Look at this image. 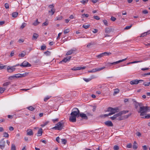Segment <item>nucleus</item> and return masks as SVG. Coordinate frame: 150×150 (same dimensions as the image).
Instances as JSON below:
<instances>
[{
    "label": "nucleus",
    "mask_w": 150,
    "mask_h": 150,
    "mask_svg": "<svg viewBox=\"0 0 150 150\" xmlns=\"http://www.w3.org/2000/svg\"><path fill=\"white\" fill-rule=\"evenodd\" d=\"M142 118H146L148 119H149L150 118V114H147L144 117H142Z\"/></svg>",
    "instance_id": "31"
},
{
    "label": "nucleus",
    "mask_w": 150,
    "mask_h": 150,
    "mask_svg": "<svg viewBox=\"0 0 150 150\" xmlns=\"http://www.w3.org/2000/svg\"><path fill=\"white\" fill-rule=\"evenodd\" d=\"M105 68V67H103L101 68H97L95 69H93L91 70L88 71V72L89 73H93L97 71H100Z\"/></svg>",
    "instance_id": "8"
},
{
    "label": "nucleus",
    "mask_w": 150,
    "mask_h": 150,
    "mask_svg": "<svg viewBox=\"0 0 150 150\" xmlns=\"http://www.w3.org/2000/svg\"><path fill=\"white\" fill-rule=\"evenodd\" d=\"M132 147V144L131 143L128 144L126 146V147L127 148H131Z\"/></svg>",
    "instance_id": "51"
},
{
    "label": "nucleus",
    "mask_w": 150,
    "mask_h": 150,
    "mask_svg": "<svg viewBox=\"0 0 150 150\" xmlns=\"http://www.w3.org/2000/svg\"><path fill=\"white\" fill-rule=\"evenodd\" d=\"M71 58V56L67 57H66L62 61H60L59 63H62L63 62H64V63H66L67 62L69 61Z\"/></svg>",
    "instance_id": "12"
},
{
    "label": "nucleus",
    "mask_w": 150,
    "mask_h": 150,
    "mask_svg": "<svg viewBox=\"0 0 150 150\" xmlns=\"http://www.w3.org/2000/svg\"><path fill=\"white\" fill-rule=\"evenodd\" d=\"M4 137L6 138H8L9 137V134L6 132H4L3 133Z\"/></svg>",
    "instance_id": "34"
},
{
    "label": "nucleus",
    "mask_w": 150,
    "mask_h": 150,
    "mask_svg": "<svg viewBox=\"0 0 150 150\" xmlns=\"http://www.w3.org/2000/svg\"><path fill=\"white\" fill-rule=\"evenodd\" d=\"M80 111L76 108H73L70 114V116L69 118V121L73 122H75L76 121V117H79Z\"/></svg>",
    "instance_id": "1"
},
{
    "label": "nucleus",
    "mask_w": 150,
    "mask_h": 150,
    "mask_svg": "<svg viewBox=\"0 0 150 150\" xmlns=\"http://www.w3.org/2000/svg\"><path fill=\"white\" fill-rule=\"evenodd\" d=\"M129 112L128 110H123L120 112L119 113L120 114V116L122 114H125Z\"/></svg>",
    "instance_id": "21"
},
{
    "label": "nucleus",
    "mask_w": 150,
    "mask_h": 150,
    "mask_svg": "<svg viewBox=\"0 0 150 150\" xmlns=\"http://www.w3.org/2000/svg\"><path fill=\"white\" fill-rule=\"evenodd\" d=\"M15 68L13 66L10 67L8 66L7 67V71L9 73H12L15 71Z\"/></svg>",
    "instance_id": "11"
},
{
    "label": "nucleus",
    "mask_w": 150,
    "mask_h": 150,
    "mask_svg": "<svg viewBox=\"0 0 150 150\" xmlns=\"http://www.w3.org/2000/svg\"><path fill=\"white\" fill-rule=\"evenodd\" d=\"M149 107L148 106H143L140 108L137 111L139 113H140V116H143L144 114L148 112Z\"/></svg>",
    "instance_id": "2"
},
{
    "label": "nucleus",
    "mask_w": 150,
    "mask_h": 150,
    "mask_svg": "<svg viewBox=\"0 0 150 150\" xmlns=\"http://www.w3.org/2000/svg\"><path fill=\"white\" fill-rule=\"evenodd\" d=\"M143 149V150H147V147L146 145H144L142 146Z\"/></svg>",
    "instance_id": "64"
},
{
    "label": "nucleus",
    "mask_w": 150,
    "mask_h": 150,
    "mask_svg": "<svg viewBox=\"0 0 150 150\" xmlns=\"http://www.w3.org/2000/svg\"><path fill=\"white\" fill-rule=\"evenodd\" d=\"M93 18L97 20H99L100 19V17L98 16H93Z\"/></svg>",
    "instance_id": "58"
},
{
    "label": "nucleus",
    "mask_w": 150,
    "mask_h": 150,
    "mask_svg": "<svg viewBox=\"0 0 150 150\" xmlns=\"http://www.w3.org/2000/svg\"><path fill=\"white\" fill-rule=\"evenodd\" d=\"M88 0H82L80 1L81 3L83 4H85L88 2Z\"/></svg>",
    "instance_id": "32"
},
{
    "label": "nucleus",
    "mask_w": 150,
    "mask_h": 150,
    "mask_svg": "<svg viewBox=\"0 0 150 150\" xmlns=\"http://www.w3.org/2000/svg\"><path fill=\"white\" fill-rule=\"evenodd\" d=\"M11 84V83L9 82H6L3 84V86H7L9 84Z\"/></svg>",
    "instance_id": "38"
},
{
    "label": "nucleus",
    "mask_w": 150,
    "mask_h": 150,
    "mask_svg": "<svg viewBox=\"0 0 150 150\" xmlns=\"http://www.w3.org/2000/svg\"><path fill=\"white\" fill-rule=\"evenodd\" d=\"M64 124L61 123V122H58L56 125L52 129L55 130H61L62 129L63 127Z\"/></svg>",
    "instance_id": "3"
},
{
    "label": "nucleus",
    "mask_w": 150,
    "mask_h": 150,
    "mask_svg": "<svg viewBox=\"0 0 150 150\" xmlns=\"http://www.w3.org/2000/svg\"><path fill=\"white\" fill-rule=\"evenodd\" d=\"M6 66L4 65L3 66L2 64H1L0 65V70L4 69Z\"/></svg>",
    "instance_id": "59"
},
{
    "label": "nucleus",
    "mask_w": 150,
    "mask_h": 150,
    "mask_svg": "<svg viewBox=\"0 0 150 150\" xmlns=\"http://www.w3.org/2000/svg\"><path fill=\"white\" fill-rule=\"evenodd\" d=\"M130 83L131 85L137 84H138V80H133L130 81Z\"/></svg>",
    "instance_id": "16"
},
{
    "label": "nucleus",
    "mask_w": 150,
    "mask_h": 150,
    "mask_svg": "<svg viewBox=\"0 0 150 150\" xmlns=\"http://www.w3.org/2000/svg\"><path fill=\"white\" fill-rule=\"evenodd\" d=\"M42 129L40 128L39 129V130H38L37 133V136H40L42 135Z\"/></svg>",
    "instance_id": "18"
},
{
    "label": "nucleus",
    "mask_w": 150,
    "mask_h": 150,
    "mask_svg": "<svg viewBox=\"0 0 150 150\" xmlns=\"http://www.w3.org/2000/svg\"><path fill=\"white\" fill-rule=\"evenodd\" d=\"M11 150H16V147L14 144H12L11 145Z\"/></svg>",
    "instance_id": "35"
},
{
    "label": "nucleus",
    "mask_w": 150,
    "mask_h": 150,
    "mask_svg": "<svg viewBox=\"0 0 150 150\" xmlns=\"http://www.w3.org/2000/svg\"><path fill=\"white\" fill-rule=\"evenodd\" d=\"M5 90L6 89L5 88H2L0 87V93H3Z\"/></svg>",
    "instance_id": "33"
},
{
    "label": "nucleus",
    "mask_w": 150,
    "mask_h": 150,
    "mask_svg": "<svg viewBox=\"0 0 150 150\" xmlns=\"http://www.w3.org/2000/svg\"><path fill=\"white\" fill-rule=\"evenodd\" d=\"M105 125L108 127H112L113 125L112 122L110 121H107L104 122Z\"/></svg>",
    "instance_id": "13"
},
{
    "label": "nucleus",
    "mask_w": 150,
    "mask_h": 150,
    "mask_svg": "<svg viewBox=\"0 0 150 150\" xmlns=\"http://www.w3.org/2000/svg\"><path fill=\"white\" fill-rule=\"evenodd\" d=\"M150 84V82H144L143 83V85H144L145 86H149Z\"/></svg>",
    "instance_id": "39"
},
{
    "label": "nucleus",
    "mask_w": 150,
    "mask_h": 150,
    "mask_svg": "<svg viewBox=\"0 0 150 150\" xmlns=\"http://www.w3.org/2000/svg\"><path fill=\"white\" fill-rule=\"evenodd\" d=\"M50 97L49 96H47L46 97H45L44 99V100L45 101H46L48 99H49Z\"/></svg>",
    "instance_id": "54"
},
{
    "label": "nucleus",
    "mask_w": 150,
    "mask_h": 150,
    "mask_svg": "<svg viewBox=\"0 0 150 150\" xmlns=\"http://www.w3.org/2000/svg\"><path fill=\"white\" fill-rule=\"evenodd\" d=\"M110 19L111 21H115L116 18H115L113 16H112L111 18Z\"/></svg>",
    "instance_id": "61"
},
{
    "label": "nucleus",
    "mask_w": 150,
    "mask_h": 150,
    "mask_svg": "<svg viewBox=\"0 0 150 150\" xmlns=\"http://www.w3.org/2000/svg\"><path fill=\"white\" fill-rule=\"evenodd\" d=\"M5 8L6 9H8L9 8V4L8 3H6L5 4Z\"/></svg>",
    "instance_id": "60"
},
{
    "label": "nucleus",
    "mask_w": 150,
    "mask_h": 150,
    "mask_svg": "<svg viewBox=\"0 0 150 150\" xmlns=\"http://www.w3.org/2000/svg\"><path fill=\"white\" fill-rule=\"evenodd\" d=\"M132 101L134 103L135 108L136 109H137L139 106V103L137 102L134 99H132Z\"/></svg>",
    "instance_id": "14"
},
{
    "label": "nucleus",
    "mask_w": 150,
    "mask_h": 150,
    "mask_svg": "<svg viewBox=\"0 0 150 150\" xmlns=\"http://www.w3.org/2000/svg\"><path fill=\"white\" fill-rule=\"evenodd\" d=\"M5 146V142L4 140V139H2L0 141V148L2 149H3Z\"/></svg>",
    "instance_id": "10"
},
{
    "label": "nucleus",
    "mask_w": 150,
    "mask_h": 150,
    "mask_svg": "<svg viewBox=\"0 0 150 150\" xmlns=\"http://www.w3.org/2000/svg\"><path fill=\"white\" fill-rule=\"evenodd\" d=\"M76 50H77L76 48H74L68 51L66 54L67 55H71L72 54L75 53Z\"/></svg>",
    "instance_id": "9"
},
{
    "label": "nucleus",
    "mask_w": 150,
    "mask_h": 150,
    "mask_svg": "<svg viewBox=\"0 0 150 150\" xmlns=\"http://www.w3.org/2000/svg\"><path fill=\"white\" fill-rule=\"evenodd\" d=\"M48 24V22L46 21L45 22L42 23V26H47Z\"/></svg>",
    "instance_id": "49"
},
{
    "label": "nucleus",
    "mask_w": 150,
    "mask_h": 150,
    "mask_svg": "<svg viewBox=\"0 0 150 150\" xmlns=\"http://www.w3.org/2000/svg\"><path fill=\"white\" fill-rule=\"evenodd\" d=\"M146 35H147L146 34V32H144L141 34V35L140 36V37H144Z\"/></svg>",
    "instance_id": "63"
},
{
    "label": "nucleus",
    "mask_w": 150,
    "mask_h": 150,
    "mask_svg": "<svg viewBox=\"0 0 150 150\" xmlns=\"http://www.w3.org/2000/svg\"><path fill=\"white\" fill-rule=\"evenodd\" d=\"M132 26V25H131L129 26H126L124 28L125 30H128Z\"/></svg>",
    "instance_id": "48"
},
{
    "label": "nucleus",
    "mask_w": 150,
    "mask_h": 150,
    "mask_svg": "<svg viewBox=\"0 0 150 150\" xmlns=\"http://www.w3.org/2000/svg\"><path fill=\"white\" fill-rule=\"evenodd\" d=\"M15 78L14 75L9 77L8 79L10 80H12Z\"/></svg>",
    "instance_id": "44"
},
{
    "label": "nucleus",
    "mask_w": 150,
    "mask_h": 150,
    "mask_svg": "<svg viewBox=\"0 0 150 150\" xmlns=\"http://www.w3.org/2000/svg\"><path fill=\"white\" fill-rule=\"evenodd\" d=\"M55 12V10L54 9H51L50 11H49V13L51 15H53Z\"/></svg>",
    "instance_id": "24"
},
{
    "label": "nucleus",
    "mask_w": 150,
    "mask_h": 150,
    "mask_svg": "<svg viewBox=\"0 0 150 150\" xmlns=\"http://www.w3.org/2000/svg\"><path fill=\"white\" fill-rule=\"evenodd\" d=\"M96 77L94 75H92L91 76V77L89 78L86 79L85 78H83V79L86 82H88L90 81L92 79L95 78Z\"/></svg>",
    "instance_id": "15"
},
{
    "label": "nucleus",
    "mask_w": 150,
    "mask_h": 150,
    "mask_svg": "<svg viewBox=\"0 0 150 150\" xmlns=\"http://www.w3.org/2000/svg\"><path fill=\"white\" fill-rule=\"evenodd\" d=\"M62 18V17L61 16H58L56 18V20H61Z\"/></svg>",
    "instance_id": "43"
},
{
    "label": "nucleus",
    "mask_w": 150,
    "mask_h": 150,
    "mask_svg": "<svg viewBox=\"0 0 150 150\" xmlns=\"http://www.w3.org/2000/svg\"><path fill=\"white\" fill-rule=\"evenodd\" d=\"M28 73H25L23 74H21V78L25 77V76L28 75Z\"/></svg>",
    "instance_id": "30"
},
{
    "label": "nucleus",
    "mask_w": 150,
    "mask_h": 150,
    "mask_svg": "<svg viewBox=\"0 0 150 150\" xmlns=\"http://www.w3.org/2000/svg\"><path fill=\"white\" fill-rule=\"evenodd\" d=\"M62 144H65L67 143V140L64 139H62Z\"/></svg>",
    "instance_id": "46"
},
{
    "label": "nucleus",
    "mask_w": 150,
    "mask_h": 150,
    "mask_svg": "<svg viewBox=\"0 0 150 150\" xmlns=\"http://www.w3.org/2000/svg\"><path fill=\"white\" fill-rule=\"evenodd\" d=\"M118 108H113L112 107H109L108 108L107 111L111 112L112 113H113L114 114L117 112Z\"/></svg>",
    "instance_id": "7"
},
{
    "label": "nucleus",
    "mask_w": 150,
    "mask_h": 150,
    "mask_svg": "<svg viewBox=\"0 0 150 150\" xmlns=\"http://www.w3.org/2000/svg\"><path fill=\"white\" fill-rule=\"evenodd\" d=\"M93 45V43L91 42L90 43H89L88 45L87 46V47L88 48H89L91 47V45Z\"/></svg>",
    "instance_id": "57"
},
{
    "label": "nucleus",
    "mask_w": 150,
    "mask_h": 150,
    "mask_svg": "<svg viewBox=\"0 0 150 150\" xmlns=\"http://www.w3.org/2000/svg\"><path fill=\"white\" fill-rule=\"evenodd\" d=\"M15 78H21V74H17L14 75Z\"/></svg>",
    "instance_id": "40"
},
{
    "label": "nucleus",
    "mask_w": 150,
    "mask_h": 150,
    "mask_svg": "<svg viewBox=\"0 0 150 150\" xmlns=\"http://www.w3.org/2000/svg\"><path fill=\"white\" fill-rule=\"evenodd\" d=\"M39 23L40 22H39L38 21V19H37L33 23V25L34 26H36L37 25H38Z\"/></svg>",
    "instance_id": "25"
},
{
    "label": "nucleus",
    "mask_w": 150,
    "mask_h": 150,
    "mask_svg": "<svg viewBox=\"0 0 150 150\" xmlns=\"http://www.w3.org/2000/svg\"><path fill=\"white\" fill-rule=\"evenodd\" d=\"M90 26V25H83V27L84 28L87 29L89 28Z\"/></svg>",
    "instance_id": "52"
},
{
    "label": "nucleus",
    "mask_w": 150,
    "mask_h": 150,
    "mask_svg": "<svg viewBox=\"0 0 150 150\" xmlns=\"http://www.w3.org/2000/svg\"><path fill=\"white\" fill-rule=\"evenodd\" d=\"M14 51H12L11 54H10L9 55V57H11L12 56H13L14 55Z\"/></svg>",
    "instance_id": "53"
},
{
    "label": "nucleus",
    "mask_w": 150,
    "mask_h": 150,
    "mask_svg": "<svg viewBox=\"0 0 150 150\" xmlns=\"http://www.w3.org/2000/svg\"><path fill=\"white\" fill-rule=\"evenodd\" d=\"M18 13L17 12H14L12 13V16L14 18H16L17 16Z\"/></svg>",
    "instance_id": "27"
},
{
    "label": "nucleus",
    "mask_w": 150,
    "mask_h": 150,
    "mask_svg": "<svg viewBox=\"0 0 150 150\" xmlns=\"http://www.w3.org/2000/svg\"><path fill=\"white\" fill-rule=\"evenodd\" d=\"M28 130L27 131V134L28 135L31 136L33 135V132L32 129H30L29 131H28Z\"/></svg>",
    "instance_id": "20"
},
{
    "label": "nucleus",
    "mask_w": 150,
    "mask_h": 150,
    "mask_svg": "<svg viewBox=\"0 0 150 150\" xmlns=\"http://www.w3.org/2000/svg\"><path fill=\"white\" fill-rule=\"evenodd\" d=\"M20 66L23 67H31V64L26 61H24Z\"/></svg>",
    "instance_id": "6"
},
{
    "label": "nucleus",
    "mask_w": 150,
    "mask_h": 150,
    "mask_svg": "<svg viewBox=\"0 0 150 150\" xmlns=\"http://www.w3.org/2000/svg\"><path fill=\"white\" fill-rule=\"evenodd\" d=\"M44 54L46 55H50L51 54L50 52L47 51L44 52Z\"/></svg>",
    "instance_id": "47"
},
{
    "label": "nucleus",
    "mask_w": 150,
    "mask_h": 150,
    "mask_svg": "<svg viewBox=\"0 0 150 150\" xmlns=\"http://www.w3.org/2000/svg\"><path fill=\"white\" fill-rule=\"evenodd\" d=\"M119 92V90L118 88L115 89L114 90V92L113 94V95H115Z\"/></svg>",
    "instance_id": "26"
},
{
    "label": "nucleus",
    "mask_w": 150,
    "mask_h": 150,
    "mask_svg": "<svg viewBox=\"0 0 150 150\" xmlns=\"http://www.w3.org/2000/svg\"><path fill=\"white\" fill-rule=\"evenodd\" d=\"M113 148L114 150H118L119 149V146L117 145H115Z\"/></svg>",
    "instance_id": "50"
},
{
    "label": "nucleus",
    "mask_w": 150,
    "mask_h": 150,
    "mask_svg": "<svg viewBox=\"0 0 150 150\" xmlns=\"http://www.w3.org/2000/svg\"><path fill=\"white\" fill-rule=\"evenodd\" d=\"M46 49V46H45V45H42L41 46V50H45Z\"/></svg>",
    "instance_id": "45"
},
{
    "label": "nucleus",
    "mask_w": 150,
    "mask_h": 150,
    "mask_svg": "<svg viewBox=\"0 0 150 150\" xmlns=\"http://www.w3.org/2000/svg\"><path fill=\"white\" fill-rule=\"evenodd\" d=\"M120 114L119 112L118 113H117V114H116L114 115L113 116L114 117V118L115 119L117 117H119V116H120Z\"/></svg>",
    "instance_id": "42"
},
{
    "label": "nucleus",
    "mask_w": 150,
    "mask_h": 150,
    "mask_svg": "<svg viewBox=\"0 0 150 150\" xmlns=\"http://www.w3.org/2000/svg\"><path fill=\"white\" fill-rule=\"evenodd\" d=\"M38 36H39V35L38 34H37L35 33L33 34V36L32 39L33 40H36V39H37V38L38 37Z\"/></svg>",
    "instance_id": "19"
},
{
    "label": "nucleus",
    "mask_w": 150,
    "mask_h": 150,
    "mask_svg": "<svg viewBox=\"0 0 150 150\" xmlns=\"http://www.w3.org/2000/svg\"><path fill=\"white\" fill-rule=\"evenodd\" d=\"M103 22L104 25L106 26H108V23L107 21L106 20H103Z\"/></svg>",
    "instance_id": "37"
},
{
    "label": "nucleus",
    "mask_w": 150,
    "mask_h": 150,
    "mask_svg": "<svg viewBox=\"0 0 150 150\" xmlns=\"http://www.w3.org/2000/svg\"><path fill=\"white\" fill-rule=\"evenodd\" d=\"M79 116L84 119L87 120L88 117L84 113H80Z\"/></svg>",
    "instance_id": "17"
},
{
    "label": "nucleus",
    "mask_w": 150,
    "mask_h": 150,
    "mask_svg": "<svg viewBox=\"0 0 150 150\" xmlns=\"http://www.w3.org/2000/svg\"><path fill=\"white\" fill-rule=\"evenodd\" d=\"M25 54H26L25 52H24L23 51L21 54H19L18 55V56L19 57H24L25 56Z\"/></svg>",
    "instance_id": "23"
},
{
    "label": "nucleus",
    "mask_w": 150,
    "mask_h": 150,
    "mask_svg": "<svg viewBox=\"0 0 150 150\" xmlns=\"http://www.w3.org/2000/svg\"><path fill=\"white\" fill-rule=\"evenodd\" d=\"M127 58L124 59H123L121 60H120L118 61H117L118 63H119L120 62L124 61H125L126 60H127Z\"/></svg>",
    "instance_id": "55"
},
{
    "label": "nucleus",
    "mask_w": 150,
    "mask_h": 150,
    "mask_svg": "<svg viewBox=\"0 0 150 150\" xmlns=\"http://www.w3.org/2000/svg\"><path fill=\"white\" fill-rule=\"evenodd\" d=\"M114 31V29L112 27H106L104 30L105 32L107 34H110L111 32H113Z\"/></svg>",
    "instance_id": "4"
},
{
    "label": "nucleus",
    "mask_w": 150,
    "mask_h": 150,
    "mask_svg": "<svg viewBox=\"0 0 150 150\" xmlns=\"http://www.w3.org/2000/svg\"><path fill=\"white\" fill-rule=\"evenodd\" d=\"M133 148L134 150L136 149L137 148V143L136 142V141H134V142Z\"/></svg>",
    "instance_id": "22"
},
{
    "label": "nucleus",
    "mask_w": 150,
    "mask_h": 150,
    "mask_svg": "<svg viewBox=\"0 0 150 150\" xmlns=\"http://www.w3.org/2000/svg\"><path fill=\"white\" fill-rule=\"evenodd\" d=\"M28 110L30 111H33L35 109V108H33L32 106H30L27 108Z\"/></svg>",
    "instance_id": "28"
},
{
    "label": "nucleus",
    "mask_w": 150,
    "mask_h": 150,
    "mask_svg": "<svg viewBox=\"0 0 150 150\" xmlns=\"http://www.w3.org/2000/svg\"><path fill=\"white\" fill-rule=\"evenodd\" d=\"M111 54V53L110 52H105L101 53L96 56V57L98 58H100L105 56H109Z\"/></svg>",
    "instance_id": "5"
},
{
    "label": "nucleus",
    "mask_w": 150,
    "mask_h": 150,
    "mask_svg": "<svg viewBox=\"0 0 150 150\" xmlns=\"http://www.w3.org/2000/svg\"><path fill=\"white\" fill-rule=\"evenodd\" d=\"M49 122V121H47L45 122H43V124L41 125L42 127H43L47 125Z\"/></svg>",
    "instance_id": "29"
},
{
    "label": "nucleus",
    "mask_w": 150,
    "mask_h": 150,
    "mask_svg": "<svg viewBox=\"0 0 150 150\" xmlns=\"http://www.w3.org/2000/svg\"><path fill=\"white\" fill-rule=\"evenodd\" d=\"M71 70L74 71L80 70V69L79 68V67H74L71 69Z\"/></svg>",
    "instance_id": "36"
},
{
    "label": "nucleus",
    "mask_w": 150,
    "mask_h": 150,
    "mask_svg": "<svg viewBox=\"0 0 150 150\" xmlns=\"http://www.w3.org/2000/svg\"><path fill=\"white\" fill-rule=\"evenodd\" d=\"M26 24L25 23H23L20 27V28L21 29H23L24 28L25 26H26Z\"/></svg>",
    "instance_id": "41"
},
{
    "label": "nucleus",
    "mask_w": 150,
    "mask_h": 150,
    "mask_svg": "<svg viewBox=\"0 0 150 150\" xmlns=\"http://www.w3.org/2000/svg\"><path fill=\"white\" fill-rule=\"evenodd\" d=\"M136 135L138 137H140L141 136V134L139 132H137L136 133Z\"/></svg>",
    "instance_id": "62"
},
{
    "label": "nucleus",
    "mask_w": 150,
    "mask_h": 150,
    "mask_svg": "<svg viewBox=\"0 0 150 150\" xmlns=\"http://www.w3.org/2000/svg\"><path fill=\"white\" fill-rule=\"evenodd\" d=\"M69 29H67L65 30H64V34H66V33H68L69 32Z\"/></svg>",
    "instance_id": "56"
}]
</instances>
